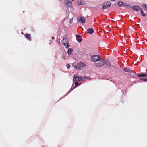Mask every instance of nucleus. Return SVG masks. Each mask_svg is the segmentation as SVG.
<instances>
[{
    "mask_svg": "<svg viewBox=\"0 0 147 147\" xmlns=\"http://www.w3.org/2000/svg\"><path fill=\"white\" fill-rule=\"evenodd\" d=\"M88 32L90 34H92L94 32V30L91 28H89L87 30Z\"/></svg>",
    "mask_w": 147,
    "mask_h": 147,
    "instance_id": "1a4fd4ad",
    "label": "nucleus"
},
{
    "mask_svg": "<svg viewBox=\"0 0 147 147\" xmlns=\"http://www.w3.org/2000/svg\"><path fill=\"white\" fill-rule=\"evenodd\" d=\"M78 82H77V81L75 83V86H78Z\"/></svg>",
    "mask_w": 147,
    "mask_h": 147,
    "instance_id": "b1692460",
    "label": "nucleus"
},
{
    "mask_svg": "<svg viewBox=\"0 0 147 147\" xmlns=\"http://www.w3.org/2000/svg\"><path fill=\"white\" fill-rule=\"evenodd\" d=\"M83 78L84 79H88V78L86 76H83Z\"/></svg>",
    "mask_w": 147,
    "mask_h": 147,
    "instance_id": "393cba45",
    "label": "nucleus"
},
{
    "mask_svg": "<svg viewBox=\"0 0 147 147\" xmlns=\"http://www.w3.org/2000/svg\"><path fill=\"white\" fill-rule=\"evenodd\" d=\"M52 39H55V38L54 37H52Z\"/></svg>",
    "mask_w": 147,
    "mask_h": 147,
    "instance_id": "cd10ccee",
    "label": "nucleus"
},
{
    "mask_svg": "<svg viewBox=\"0 0 147 147\" xmlns=\"http://www.w3.org/2000/svg\"><path fill=\"white\" fill-rule=\"evenodd\" d=\"M82 36L80 35H77L76 36V38H77V41L79 42H81L82 40V39L81 38Z\"/></svg>",
    "mask_w": 147,
    "mask_h": 147,
    "instance_id": "9d476101",
    "label": "nucleus"
},
{
    "mask_svg": "<svg viewBox=\"0 0 147 147\" xmlns=\"http://www.w3.org/2000/svg\"><path fill=\"white\" fill-rule=\"evenodd\" d=\"M72 66L76 70H79L80 68H83L85 67L84 63L80 62L79 63H74L72 64Z\"/></svg>",
    "mask_w": 147,
    "mask_h": 147,
    "instance_id": "f257e3e1",
    "label": "nucleus"
},
{
    "mask_svg": "<svg viewBox=\"0 0 147 147\" xmlns=\"http://www.w3.org/2000/svg\"><path fill=\"white\" fill-rule=\"evenodd\" d=\"M74 1V0H71V1Z\"/></svg>",
    "mask_w": 147,
    "mask_h": 147,
    "instance_id": "c756f323",
    "label": "nucleus"
},
{
    "mask_svg": "<svg viewBox=\"0 0 147 147\" xmlns=\"http://www.w3.org/2000/svg\"><path fill=\"white\" fill-rule=\"evenodd\" d=\"M105 64L104 62L100 61L99 62L95 64V65L96 67H100L103 66Z\"/></svg>",
    "mask_w": 147,
    "mask_h": 147,
    "instance_id": "39448f33",
    "label": "nucleus"
},
{
    "mask_svg": "<svg viewBox=\"0 0 147 147\" xmlns=\"http://www.w3.org/2000/svg\"><path fill=\"white\" fill-rule=\"evenodd\" d=\"M130 7H132L131 6H129Z\"/></svg>",
    "mask_w": 147,
    "mask_h": 147,
    "instance_id": "2f4dec72",
    "label": "nucleus"
},
{
    "mask_svg": "<svg viewBox=\"0 0 147 147\" xmlns=\"http://www.w3.org/2000/svg\"><path fill=\"white\" fill-rule=\"evenodd\" d=\"M132 9L134 11H136L137 12H138L139 11H141V9H142L139 6H135Z\"/></svg>",
    "mask_w": 147,
    "mask_h": 147,
    "instance_id": "0eeeda50",
    "label": "nucleus"
},
{
    "mask_svg": "<svg viewBox=\"0 0 147 147\" xmlns=\"http://www.w3.org/2000/svg\"><path fill=\"white\" fill-rule=\"evenodd\" d=\"M77 3L79 5H83L84 3L81 0H78V1Z\"/></svg>",
    "mask_w": 147,
    "mask_h": 147,
    "instance_id": "a211bd4d",
    "label": "nucleus"
},
{
    "mask_svg": "<svg viewBox=\"0 0 147 147\" xmlns=\"http://www.w3.org/2000/svg\"><path fill=\"white\" fill-rule=\"evenodd\" d=\"M91 59L92 61L95 62L102 60V59L100 57L97 55H94L92 56L91 57Z\"/></svg>",
    "mask_w": 147,
    "mask_h": 147,
    "instance_id": "f03ea898",
    "label": "nucleus"
},
{
    "mask_svg": "<svg viewBox=\"0 0 147 147\" xmlns=\"http://www.w3.org/2000/svg\"><path fill=\"white\" fill-rule=\"evenodd\" d=\"M58 44H59V45H60V42H58Z\"/></svg>",
    "mask_w": 147,
    "mask_h": 147,
    "instance_id": "c85d7f7f",
    "label": "nucleus"
},
{
    "mask_svg": "<svg viewBox=\"0 0 147 147\" xmlns=\"http://www.w3.org/2000/svg\"><path fill=\"white\" fill-rule=\"evenodd\" d=\"M25 36L28 40H29L30 41H31V40L30 34L28 33H26L25 35Z\"/></svg>",
    "mask_w": 147,
    "mask_h": 147,
    "instance_id": "9b49d317",
    "label": "nucleus"
},
{
    "mask_svg": "<svg viewBox=\"0 0 147 147\" xmlns=\"http://www.w3.org/2000/svg\"><path fill=\"white\" fill-rule=\"evenodd\" d=\"M66 67L67 69H69L70 67V65L69 64H67L66 65Z\"/></svg>",
    "mask_w": 147,
    "mask_h": 147,
    "instance_id": "5701e85b",
    "label": "nucleus"
},
{
    "mask_svg": "<svg viewBox=\"0 0 147 147\" xmlns=\"http://www.w3.org/2000/svg\"><path fill=\"white\" fill-rule=\"evenodd\" d=\"M76 87H74L73 88H72V87L69 90V91H71L72 90L75 88Z\"/></svg>",
    "mask_w": 147,
    "mask_h": 147,
    "instance_id": "a878e982",
    "label": "nucleus"
},
{
    "mask_svg": "<svg viewBox=\"0 0 147 147\" xmlns=\"http://www.w3.org/2000/svg\"><path fill=\"white\" fill-rule=\"evenodd\" d=\"M143 9L144 10H147V7L146 5L145 4H143Z\"/></svg>",
    "mask_w": 147,
    "mask_h": 147,
    "instance_id": "aec40b11",
    "label": "nucleus"
},
{
    "mask_svg": "<svg viewBox=\"0 0 147 147\" xmlns=\"http://www.w3.org/2000/svg\"><path fill=\"white\" fill-rule=\"evenodd\" d=\"M77 21L79 22L80 21L82 23H84L85 22V20L84 17H78L77 18Z\"/></svg>",
    "mask_w": 147,
    "mask_h": 147,
    "instance_id": "423d86ee",
    "label": "nucleus"
},
{
    "mask_svg": "<svg viewBox=\"0 0 147 147\" xmlns=\"http://www.w3.org/2000/svg\"><path fill=\"white\" fill-rule=\"evenodd\" d=\"M146 77L145 78H143L142 79H140L141 80H142L143 81H147V74H146V76H145Z\"/></svg>",
    "mask_w": 147,
    "mask_h": 147,
    "instance_id": "412c9836",
    "label": "nucleus"
},
{
    "mask_svg": "<svg viewBox=\"0 0 147 147\" xmlns=\"http://www.w3.org/2000/svg\"><path fill=\"white\" fill-rule=\"evenodd\" d=\"M82 80V77L78 76L77 79L74 80V81H78Z\"/></svg>",
    "mask_w": 147,
    "mask_h": 147,
    "instance_id": "dca6fc26",
    "label": "nucleus"
},
{
    "mask_svg": "<svg viewBox=\"0 0 147 147\" xmlns=\"http://www.w3.org/2000/svg\"><path fill=\"white\" fill-rule=\"evenodd\" d=\"M59 0V1H61V0Z\"/></svg>",
    "mask_w": 147,
    "mask_h": 147,
    "instance_id": "473e14b6",
    "label": "nucleus"
},
{
    "mask_svg": "<svg viewBox=\"0 0 147 147\" xmlns=\"http://www.w3.org/2000/svg\"><path fill=\"white\" fill-rule=\"evenodd\" d=\"M111 4L109 2H106L104 3H103V6L102 7L103 9H105L107 8L108 7H110Z\"/></svg>",
    "mask_w": 147,
    "mask_h": 147,
    "instance_id": "20e7f679",
    "label": "nucleus"
},
{
    "mask_svg": "<svg viewBox=\"0 0 147 147\" xmlns=\"http://www.w3.org/2000/svg\"><path fill=\"white\" fill-rule=\"evenodd\" d=\"M141 13L142 15L144 17H145L146 16V15L145 13H144L142 9H141Z\"/></svg>",
    "mask_w": 147,
    "mask_h": 147,
    "instance_id": "6ab92c4d",
    "label": "nucleus"
},
{
    "mask_svg": "<svg viewBox=\"0 0 147 147\" xmlns=\"http://www.w3.org/2000/svg\"><path fill=\"white\" fill-rule=\"evenodd\" d=\"M72 1H71V0H65V3L69 7H70L71 5V3Z\"/></svg>",
    "mask_w": 147,
    "mask_h": 147,
    "instance_id": "6e6552de",
    "label": "nucleus"
},
{
    "mask_svg": "<svg viewBox=\"0 0 147 147\" xmlns=\"http://www.w3.org/2000/svg\"><path fill=\"white\" fill-rule=\"evenodd\" d=\"M57 42H58V40H57Z\"/></svg>",
    "mask_w": 147,
    "mask_h": 147,
    "instance_id": "7c9ffc66",
    "label": "nucleus"
},
{
    "mask_svg": "<svg viewBox=\"0 0 147 147\" xmlns=\"http://www.w3.org/2000/svg\"><path fill=\"white\" fill-rule=\"evenodd\" d=\"M73 49L71 48H69L67 51V53L69 55H70L72 54Z\"/></svg>",
    "mask_w": 147,
    "mask_h": 147,
    "instance_id": "4468645a",
    "label": "nucleus"
},
{
    "mask_svg": "<svg viewBox=\"0 0 147 147\" xmlns=\"http://www.w3.org/2000/svg\"><path fill=\"white\" fill-rule=\"evenodd\" d=\"M123 70L126 72H131V70L128 68H125L123 69Z\"/></svg>",
    "mask_w": 147,
    "mask_h": 147,
    "instance_id": "ddd939ff",
    "label": "nucleus"
},
{
    "mask_svg": "<svg viewBox=\"0 0 147 147\" xmlns=\"http://www.w3.org/2000/svg\"><path fill=\"white\" fill-rule=\"evenodd\" d=\"M78 76H77V75H76V74H75V75H74V80H76V79H77V78H78Z\"/></svg>",
    "mask_w": 147,
    "mask_h": 147,
    "instance_id": "4be33fe9",
    "label": "nucleus"
},
{
    "mask_svg": "<svg viewBox=\"0 0 147 147\" xmlns=\"http://www.w3.org/2000/svg\"><path fill=\"white\" fill-rule=\"evenodd\" d=\"M63 42L65 48H68L69 47L70 45H69L68 40L67 38H65L63 39Z\"/></svg>",
    "mask_w": 147,
    "mask_h": 147,
    "instance_id": "7ed1b4c3",
    "label": "nucleus"
},
{
    "mask_svg": "<svg viewBox=\"0 0 147 147\" xmlns=\"http://www.w3.org/2000/svg\"><path fill=\"white\" fill-rule=\"evenodd\" d=\"M52 42V40H50L49 41V44H51Z\"/></svg>",
    "mask_w": 147,
    "mask_h": 147,
    "instance_id": "bb28decb",
    "label": "nucleus"
},
{
    "mask_svg": "<svg viewBox=\"0 0 147 147\" xmlns=\"http://www.w3.org/2000/svg\"><path fill=\"white\" fill-rule=\"evenodd\" d=\"M104 63H105V64H106L109 67L111 66L110 63L108 60L105 61L104 62Z\"/></svg>",
    "mask_w": 147,
    "mask_h": 147,
    "instance_id": "f8f14e48",
    "label": "nucleus"
},
{
    "mask_svg": "<svg viewBox=\"0 0 147 147\" xmlns=\"http://www.w3.org/2000/svg\"><path fill=\"white\" fill-rule=\"evenodd\" d=\"M137 76L139 77H145L146 76V74H138Z\"/></svg>",
    "mask_w": 147,
    "mask_h": 147,
    "instance_id": "f3484780",
    "label": "nucleus"
},
{
    "mask_svg": "<svg viewBox=\"0 0 147 147\" xmlns=\"http://www.w3.org/2000/svg\"><path fill=\"white\" fill-rule=\"evenodd\" d=\"M118 5L120 7L125 6V5L122 2H119L118 3Z\"/></svg>",
    "mask_w": 147,
    "mask_h": 147,
    "instance_id": "2eb2a0df",
    "label": "nucleus"
}]
</instances>
